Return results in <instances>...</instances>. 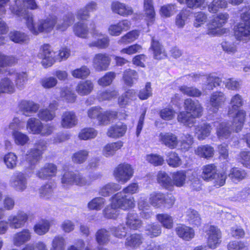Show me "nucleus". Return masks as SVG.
I'll return each mask as SVG.
<instances>
[{
    "label": "nucleus",
    "mask_w": 250,
    "mask_h": 250,
    "mask_svg": "<svg viewBox=\"0 0 250 250\" xmlns=\"http://www.w3.org/2000/svg\"><path fill=\"white\" fill-rule=\"evenodd\" d=\"M12 136L15 143L18 146H24L29 141V137L20 131H12Z\"/></svg>",
    "instance_id": "obj_51"
},
{
    "label": "nucleus",
    "mask_w": 250,
    "mask_h": 250,
    "mask_svg": "<svg viewBox=\"0 0 250 250\" xmlns=\"http://www.w3.org/2000/svg\"><path fill=\"white\" fill-rule=\"evenodd\" d=\"M123 78L125 84L132 86L138 81L139 76L135 70L128 69L124 72Z\"/></svg>",
    "instance_id": "obj_36"
},
{
    "label": "nucleus",
    "mask_w": 250,
    "mask_h": 250,
    "mask_svg": "<svg viewBox=\"0 0 250 250\" xmlns=\"http://www.w3.org/2000/svg\"><path fill=\"white\" fill-rule=\"evenodd\" d=\"M113 174L118 182L124 184L132 177L134 169L129 164H121L115 168Z\"/></svg>",
    "instance_id": "obj_8"
},
{
    "label": "nucleus",
    "mask_w": 250,
    "mask_h": 250,
    "mask_svg": "<svg viewBox=\"0 0 250 250\" xmlns=\"http://www.w3.org/2000/svg\"><path fill=\"white\" fill-rule=\"evenodd\" d=\"M242 21L234 30V35L239 40L246 41L250 39V13L247 12L241 16Z\"/></svg>",
    "instance_id": "obj_7"
},
{
    "label": "nucleus",
    "mask_w": 250,
    "mask_h": 250,
    "mask_svg": "<svg viewBox=\"0 0 250 250\" xmlns=\"http://www.w3.org/2000/svg\"><path fill=\"white\" fill-rule=\"evenodd\" d=\"M5 76L0 80V94H12L15 91V86L11 76H9V69L6 71Z\"/></svg>",
    "instance_id": "obj_20"
},
{
    "label": "nucleus",
    "mask_w": 250,
    "mask_h": 250,
    "mask_svg": "<svg viewBox=\"0 0 250 250\" xmlns=\"http://www.w3.org/2000/svg\"><path fill=\"white\" fill-rule=\"evenodd\" d=\"M28 218V215L26 213L20 211L16 214L10 215L7 221L9 226L11 228L18 229L24 226Z\"/></svg>",
    "instance_id": "obj_15"
},
{
    "label": "nucleus",
    "mask_w": 250,
    "mask_h": 250,
    "mask_svg": "<svg viewBox=\"0 0 250 250\" xmlns=\"http://www.w3.org/2000/svg\"><path fill=\"white\" fill-rule=\"evenodd\" d=\"M77 119L75 114L71 111H66L62 116L61 125L65 128H70L77 124Z\"/></svg>",
    "instance_id": "obj_27"
},
{
    "label": "nucleus",
    "mask_w": 250,
    "mask_h": 250,
    "mask_svg": "<svg viewBox=\"0 0 250 250\" xmlns=\"http://www.w3.org/2000/svg\"><path fill=\"white\" fill-rule=\"evenodd\" d=\"M164 194L160 192H153L149 196V203L156 208H161L163 206Z\"/></svg>",
    "instance_id": "obj_38"
},
{
    "label": "nucleus",
    "mask_w": 250,
    "mask_h": 250,
    "mask_svg": "<svg viewBox=\"0 0 250 250\" xmlns=\"http://www.w3.org/2000/svg\"><path fill=\"white\" fill-rule=\"evenodd\" d=\"M66 246L65 238L60 235H57L53 239L50 250H64Z\"/></svg>",
    "instance_id": "obj_58"
},
{
    "label": "nucleus",
    "mask_w": 250,
    "mask_h": 250,
    "mask_svg": "<svg viewBox=\"0 0 250 250\" xmlns=\"http://www.w3.org/2000/svg\"><path fill=\"white\" fill-rule=\"evenodd\" d=\"M215 124H219L216 133L218 138L220 140H223L229 138L230 136L233 128H235L236 131L235 127L233 125V123H232V127H231V125L229 123L226 122L220 124L215 123Z\"/></svg>",
    "instance_id": "obj_23"
},
{
    "label": "nucleus",
    "mask_w": 250,
    "mask_h": 250,
    "mask_svg": "<svg viewBox=\"0 0 250 250\" xmlns=\"http://www.w3.org/2000/svg\"><path fill=\"white\" fill-rule=\"evenodd\" d=\"M201 177L207 182H209L217 172L216 167L214 164L204 166L202 168Z\"/></svg>",
    "instance_id": "obj_40"
},
{
    "label": "nucleus",
    "mask_w": 250,
    "mask_h": 250,
    "mask_svg": "<svg viewBox=\"0 0 250 250\" xmlns=\"http://www.w3.org/2000/svg\"><path fill=\"white\" fill-rule=\"evenodd\" d=\"M110 201V205L103 210V216L106 219H117L119 215L118 208L125 210L135 206L134 198L123 196L122 193L114 194Z\"/></svg>",
    "instance_id": "obj_1"
},
{
    "label": "nucleus",
    "mask_w": 250,
    "mask_h": 250,
    "mask_svg": "<svg viewBox=\"0 0 250 250\" xmlns=\"http://www.w3.org/2000/svg\"><path fill=\"white\" fill-rule=\"evenodd\" d=\"M145 232L151 238L157 237L161 234L162 228L158 224L155 223L148 224L146 227Z\"/></svg>",
    "instance_id": "obj_53"
},
{
    "label": "nucleus",
    "mask_w": 250,
    "mask_h": 250,
    "mask_svg": "<svg viewBox=\"0 0 250 250\" xmlns=\"http://www.w3.org/2000/svg\"><path fill=\"white\" fill-rule=\"evenodd\" d=\"M110 56L106 53H98L95 55L92 60L93 68L97 71L106 70L110 63Z\"/></svg>",
    "instance_id": "obj_11"
},
{
    "label": "nucleus",
    "mask_w": 250,
    "mask_h": 250,
    "mask_svg": "<svg viewBox=\"0 0 250 250\" xmlns=\"http://www.w3.org/2000/svg\"><path fill=\"white\" fill-rule=\"evenodd\" d=\"M247 173L245 170L236 167L232 168L228 175L233 182H239L246 178Z\"/></svg>",
    "instance_id": "obj_49"
},
{
    "label": "nucleus",
    "mask_w": 250,
    "mask_h": 250,
    "mask_svg": "<svg viewBox=\"0 0 250 250\" xmlns=\"http://www.w3.org/2000/svg\"><path fill=\"white\" fill-rule=\"evenodd\" d=\"M167 164L172 167H178L182 163L181 159L175 152L170 151L167 154Z\"/></svg>",
    "instance_id": "obj_47"
},
{
    "label": "nucleus",
    "mask_w": 250,
    "mask_h": 250,
    "mask_svg": "<svg viewBox=\"0 0 250 250\" xmlns=\"http://www.w3.org/2000/svg\"><path fill=\"white\" fill-rule=\"evenodd\" d=\"M159 140L161 143L166 147L173 149L179 146L183 151H188L193 144V138L189 134H183L179 141L178 137L171 132H162L159 134Z\"/></svg>",
    "instance_id": "obj_2"
},
{
    "label": "nucleus",
    "mask_w": 250,
    "mask_h": 250,
    "mask_svg": "<svg viewBox=\"0 0 250 250\" xmlns=\"http://www.w3.org/2000/svg\"><path fill=\"white\" fill-rule=\"evenodd\" d=\"M109 232L105 229H102L96 232V240L99 245H104L109 242Z\"/></svg>",
    "instance_id": "obj_60"
},
{
    "label": "nucleus",
    "mask_w": 250,
    "mask_h": 250,
    "mask_svg": "<svg viewBox=\"0 0 250 250\" xmlns=\"http://www.w3.org/2000/svg\"><path fill=\"white\" fill-rule=\"evenodd\" d=\"M195 152L201 157L208 158L213 156L214 149L208 145L202 146L198 147Z\"/></svg>",
    "instance_id": "obj_57"
},
{
    "label": "nucleus",
    "mask_w": 250,
    "mask_h": 250,
    "mask_svg": "<svg viewBox=\"0 0 250 250\" xmlns=\"http://www.w3.org/2000/svg\"><path fill=\"white\" fill-rule=\"evenodd\" d=\"M243 104V99L240 95L236 94L231 98L228 114L230 116L235 115L233 119V125L235 127L236 132L241 130L245 121L246 112L239 109Z\"/></svg>",
    "instance_id": "obj_3"
},
{
    "label": "nucleus",
    "mask_w": 250,
    "mask_h": 250,
    "mask_svg": "<svg viewBox=\"0 0 250 250\" xmlns=\"http://www.w3.org/2000/svg\"><path fill=\"white\" fill-rule=\"evenodd\" d=\"M9 185L16 191L22 192L27 187V178L23 172H16L11 177Z\"/></svg>",
    "instance_id": "obj_10"
},
{
    "label": "nucleus",
    "mask_w": 250,
    "mask_h": 250,
    "mask_svg": "<svg viewBox=\"0 0 250 250\" xmlns=\"http://www.w3.org/2000/svg\"><path fill=\"white\" fill-rule=\"evenodd\" d=\"M87 116L91 119H97L100 125H106L116 116L115 112L104 111L100 106H93L87 111Z\"/></svg>",
    "instance_id": "obj_5"
},
{
    "label": "nucleus",
    "mask_w": 250,
    "mask_h": 250,
    "mask_svg": "<svg viewBox=\"0 0 250 250\" xmlns=\"http://www.w3.org/2000/svg\"><path fill=\"white\" fill-rule=\"evenodd\" d=\"M57 172V166L52 163L46 164L36 172V176L42 179H48L55 176Z\"/></svg>",
    "instance_id": "obj_21"
},
{
    "label": "nucleus",
    "mask_w": 250,
    "mask_h": 250,
    "mask_svg": "<svg viewBox=\"0 0 250 250\" xmlns=\"http://www.w3.org/2000/svg\"><path fill=\"white\" fill-rule=\"evenodd\" d=\"M94 84L90 80L80 82L77 85L76 90L80 95L84 96L90 94L93 90Z\"/></svg>",
    "instance_id": "obj_34"
},
{
    "label": "nucleus",
    "mask_w": 250,
    "mask_h": 250,
    "mask_svg": "<svg viewBox=\"0 0 250 250\" xmlns=\"http://www.w3.org/2000/svg\"><path fill=\"white\" fill-rule=\"evenodd\" d=\"M228 5L226 0H213L208 5V10L210 12L216 13L220 9L226 8Z\"/></svg>",
    "instance_id": "obj_62"
},
{
    "label": "nucleus",
    "mask_w": 250,
    "mask_h": 250,
    "mask_svg": "<svg viewBox=\"0 0 250 250\" xmlns=\"http://www.w3.org/2000/svg\"><path fill=\"white\" fill-rule=\"evenodd\" d=\"M127 126L122 123H119L110 126L107 132V135L110 138H118L126 133Z\"/></svg>",
    "instance_id": "obj_24"
},
{
    "label": "nucleus",
    "mask_w": 250,
    "mask_h": 250,
    "mask_svg": "<svg viewBox=\"0 0 250 250\" xmlns=\"http://www.w3.org/2000/svg\"><path fill=\"white\" fill-rule=\"evenodd\" d=\"M229 18L227 13H220L214 17L208 25V34H219V29L226 22Z\"/></svg>",
    "instance_id": "obj_14"
},
{
    "label": "nucleus",
    "mask_w": 250,
    "mask_h": 250,
    "mask_svg": "<svg viewBox=\"0 0 250 250\" xmlns=\"http://www.w3.org/2000/svg\"><path fill=\"white\" fill-rule=\"evenodd\" d=\"M121 189V186L119 184L109 183L100 189L99 194L102 196L107 197Z\"/></svg>",
    "instance_id": "obj_41"
},
{
    "label": "nucleus",
    "mask_w": 250,
    "mask_h": 250,
    "mask_svg": "<svg viewBox=\"0 0 250 250\" xmlns=\"http://www.w3.org/2000/svg\"><path fill=\"white\" fill-rule=\"evenodd\" d=\"M58 104L55 102L50 104L48 108L41 109L38 113V117L43 121H50L56 116L55 111L57 109Z\"/></svg>",
    "instance_id": "obj_19"
},
{
    "label": "nucleus",
    "mask_w": 250,
    "mask_h": 250,
    "mask_svg": "<svg viewBox=\"0 0 250 250\" xmlns=\"http://www.w3.org/2000/svg\"><path fill=\"white\" fill-rule=\"evenodd\" d=\"M123 146V143L121 141L107 144L103 148V154L106 157L113 156Z\"/></svg>",
    "instance_id": "obj_33"
},
{
    "label": "nucleus",
    "mask_w": 250,
    "mask_h": 250,
    "mask_svg": "<svg viewBox=\"0 0 250 250\" xmlns=\"http://www.w3.org/2000/svg\"><path fill=\"white\" fill-rule=\"evenodd\" d=\"M221 80L213 74H209L207 77V83L203 86L204 90H212L214 87L219 86L221 83Z\"/></svg>",
    "instance_id": "obj_45"
},
{
    "label": "nucleus",
    "mask_w": 250,
    "mask_h": 250,
    "mask_svg": "<svg viewBox=\"0 0 250 250\" xmlns=\"http://www.w3.org/2000/svg\"><path fill=\"white\" fill-rule=\"evenodd\" d=\"M22 2L21 0H14L10 5V9L11 12L20 17L24 19L26 22V25L29 31L34 35H38L39 33H36L33 32L32 28L37 29L39 25V20L35 22L33 20V16L32 13L22 9Z\"/></svg>",
    "instance_id": "obj_4"
},
{
    "label": "nucleus",
    "mask_w": 250,
    "mask_h": 250,
    "mask_svg": "<svg viewBox=\"0 0 250 250\" xmlns=\"http://www.w3.org/2000/svg\"><path fill=\"white\" fill-rule=\"evenodd\" d=\"M3 161L7 168L13 169L17 166L18 157L14 153L9 152L4 156Z\"/></svg>",
    "instance_id": "obj_50"
},
{
    "label": "nucleus",
    "mask_w": 250,
    "mask_h": 250,
    "mask_svg": "<svg viewBox=\"0 0 250 250\" xmlns=\"http://www.w3.org/2000/svg\"><path fill=\"white\" fill-rule=\"evenodd\" d=\"M156 219L163 227L167 229H171L173 227V220L169 214L167 213L158 214L156 215Z\"/></svg>",
    "instance_id": "obj_46"
},
{
    "label": "nucleus",
    "mask_w": 250,
    "mask_h": 250,
    "mask_svg": "<svg viewBox=\"0 0 250 250\" xmlns=\"http://www.w3.org/2000/svg\"><path fill=\"white\" fill-rule=\"evenodd\" d=\"M143 237L139 233H133L128 235L125 239V245L127 249L134 250L143 243Z\"/></svg>",
    "instance_id": "obj_26"
},
{
    "label": "nucleus",
    "mask_w": 250,
    "mask_h": 250,
    "mask_svg": "<svg viewBox=\"0 0 250 250\" xmlns=\"http://www.w3.org/2000/svg\"><path fill=\"white\" fill-rule=\"evenodd\" d=\"M227 101V97L225 93L221 91L213 92L210 96L209 103L213 112L216 113L219 108L223 105Z\"/></svg>",
    "instance_id": "obj_17"
},
{
    "label": "nucleus",
    "mask_w": 250,
    "mask_h": 250,
    "mask_svg": "<svg viewBox=\"0 0 250 250\" xmlns=\"http://www.w3.org/2000/svg\"><path fill=\"white\" fill-rule=\"evenodd\" d=\"M46 144L44 141L39 140L35 144L34 148L28 151L25 161L31 169L34 168L35 165L41 159L43 151L46 148Z\"/></svg>",
    "instance_id": "obj_6"
},
{
    "label": "nucleus",
    "mask_w": 250,
    "mask_h": 250,
    "mask_svg": "<svg viewBox=\"0 0 250 250\" xmlns=\"http://www.w3.org/2000/svg\"><path fill=\"white\" fill-rule=\"evenodd\" d=\"M57 23V18L55 16H49L45 19L39 20V25L37 29L32 28L33 32L36 33L42 32L49 33L53 29Z\"/></svg>",
    "instance_id": "obj_13"
},
{
    "label": "nucleus",
    "mask_w": 250,
    "mask_h": 250,
    "mask_svg": "<svg viewBox=\"0 0 250 250\" xmlns=\"http://www.w3.org/2000/svg\"><path fill=\"white\" fill-rule=\"evenodd\" d=\"M158 183L163 188L171 189L172 187V180L170 177L164 171H160L157 174Z\"/></svg>",
    "instance_id": "obj_39"
},
{
    "label": "nucleus",
    "mask_w": 250,
    "mask_h": 250,
    "mask_svg": "<svg viewBox=\"0 0 250 250\" xmlns=\"http://www.w3.org/2000/svg\"><path fill=\"white\" fill-rule=\"evenodd\" d=\"M75 172L65 171L62 176L61 179V183L62 186L66 188L74 185V183Z\"/></svg>",
    "instance_id": "obj_56"
},
{
    "label": "nucleus",
    "mask_w": 250,
    "mask_h": 250,
    "mask_svg": "<svg viewBox=\"0 0 250 250\" xmlns=\"http://www.w3.org/2000/svg\"><path fill=\"white\" fill-rule=\"evenodd\" d=\"M190 14V11L188 9L182 10L176 17L175 24L178 28H183L186 21Z\"/></svg>",
    "instance_id": "obj_54"
},
{
    "label": "nucleus",
    "mask_w": 250,
    "mask_h": 250,
    "mask_svg": "<svg viewBox=\"0 0 250 250\" xmlns=\"http://www.w3.org/2000/svg\"><path fill=\"white\" fill-rule=\"evenodd\" d=\"M32 238V232L25 229L14 234L12 241L13 244L17 247H20L30 241Z\"/></svg>",
    "instance_id": "obj_16"
},
{
    "label": "nucleus",
    "mask_w": 250,
    "mask_h": 250,
    "mask_svg": "<svg viewBox=\"0 0 250 250\" xmlns=\"http://www.w3.org/2000/svg\"><path fill=\"white\" fill-rule=\"evenodd\" d=\"M111 8L113 12L124 17L131 15L133 13L131 7L117 1L112 2Z\"/></svg>",
    "instance_id": "obj_25"
},
{
    "label": "nucleus",
    "mask_w": 250,
    "mask_h": 250,
    "mask_svg": "<svg viewBox=\"0 0 250 250\" xmlns=\"http://www.w3.org/2000/svg\"><path fill=\"white\" fill-rule=\"evenodd\" d=\"M151 49L153 52L154 58L156 59H162L167 56V53L163 46L154 38L151 40Z\"/></svg>",
    "instance_id": "obj_32"
},
{
    "label": "nucleus",
    "mask_w": 250,
    "mask_h": 250,
    "mask_svg": "<svg viewBox=\"0 0 250 250\" xmlns=\"http://www.w3.org/2000/svg\"><path fill=\"white\" fill-rule=\"evenodd\" d=\"M50 223L46 220H42L37 223L33 228L34 232L39 235H42L46 233L49 230Z\"/></svg>",
    "instance_id": "obj_44"
},
{
    "label": "nucleus",
    "mask_w": 250,
    "mask_h": 250,
    "mask_svg": "<svg viewBox=\"0 0 250 250\" xmlns=\"http://www.w3.org/2000/svg\"><path fill=\"white\" fill-rule=\"evenodd\" d=\"M74 17L72 13L65 15L63 19L57 25V28L61 31L65 30L74 21Z\"/></svg>",
    "instance_id": "obj_55"
},
{
    "label": "nucleus",
    "mask_w": 250,
    "mask_h": 250,
    "mask_svg": "<svg viewBox=\"0 0 250 250\" xmlns=\"http://www.w3.org/2000/svg\"><path fill=\"white\" fill-rule=\"evenodd\" d=\"M211 129V126L208 124L200 125L195 128V136L199 140H205L210 135Z\"/></svg>",
    "instance_id": "obj_31"
},
{
    "label": "nucleus",
    "mask_w": 250,
    "mask_h": 250,
    "mask_svg": "<svg viewBox=\"0 0 250 250\" xmlns=\"http://www.w3.org/2000/svg\"><path fill=\"white\" fill-rule=\"evenodd\" d=\"M187 220L190 224L198 226L201 224V218L197 211L193 209H188L186 211Z\"/></svg>",
    "instance_id": "obj_59"
},
{
    "label": "nucleus",
    "mask_w": 250,
    "mask_h": 250,
    "mask_svg": "<svg viewBox=\"0 0 250 250\" xmlns=\"http://www.w3.org/2000/svg\"><path fill=\"white\" fill-rule=\"evenodd\" d=\"M98 132L93 128H85L79 133V137L81 140H87L95 138Z\"/></svg>",
    "instance_id": "obj_64"
},
{
    "label": "nucleus",
    "mask_w": 250,
    "mask_h": 250,
    "mask_svg": "<svg viewBox=\"0 0 250 250\" xmlns=\"http://www.w3.org/2000/svg\"><path fill=\"white\" fill-rule=\"evenodd\" d=\"M106 200L102 197H97L92 199L87 204V207L90 210L99 211L104 206Z\"/></svg>",
    "instance_id": "obj_48"
},
{
    "label": "nucleus",
    "mask_w": 250,
    "mask_h": 250,
    "mask_svg": "<svg viewBox=\"0 0 250 250\" xmlns=\"http://www.w3.org/2000/svg\"><path fill=\"white\" fill-rule=\"evenodd\" d=\"M227 177V176L225 172H216L209 182H211L215 187L218 188L224 185Z\"/></svg>",
    "instance_id": "obj_61"
},
{
    "label": "nucleus",
    "mask_w": 250,
    "mask_h": 250,
    "mask_svg": "<svg viewBox=\"0 0 250 250\" xmlns=\"http://www.w3.org/2000/svg\"><path fill=\"white\" fill-rule=\"evenodd\" d=\"M73 32L76 36L85 39L88 36V29L86 24L79 21L73 26Z\"/></svg>",
    "instance_id": "obj_43"
},
{
    "label": "nucleus",
    "mask_w": 250,
    "mask_h": 250,
    "mask_svg": "<svg viewBox=\"0 0 250 250\" xmlns=\"http://www.w3.org/2000/svg\"><path fill=\"white\" fill-rule=\"evenodd\" d=\"M144 7L148 21L152 23L155 17L152 0H144Z\"/></svg>",
    "instance_id": "obj_42"
},
{
    "label": "nucleus",
    "mask_w": 250,
    "mask_h": 250,
    "mask_svg": "<svg viewBox=\"0 0 250 250\" xmlns=\"http://www.w3.org/2000/svg\"><path fill=\"white\" fill-rule=\"evenodd\" d=\"M53 52L48 44L43 45L40 50L38 57L42 59V63L45 67L50 66L53 63Z\"/></svg>",
    "instance_id": "obj_18"
},
{
    "label": "nucleus",
    "mask_w": 250,
    "mask_h": 250,
    "mask_svg": "<svg viewBox=\"0 0 250 250\" xmlns=\"http://www.w3.org/2000/svg\"><path fill=\"white\" fill-rule=\"evenodd\" d=\"M10 39L15 43H26L29 41L28 36L19 31H12L9 34Z\"/></svg>",
    "instance_id": "obj_52"
},
{
    "label": "nucleus",
    "mask_w": 250,
    "mask_h": 250,
    "mask_svg": "<svg viewBox=\"0 0 250 250\" xmlns=\"http://www.w3.org/2000/svg\"><path fill=\"white\" fill-rule=\"evenodd\" d=\"M207 238V245L211 249L217 248L221 243V232L217 227L214 226H209L205 229Z\"/></svg>",
    "instance_id": "obj_9"
},
{
    "label": "nucleus",
    "mask_w": 250,
    "mask_h": 250,
    "mask_svg": "<svg viewBox=\"0 0 250 250\" xmlns=\"http://www.w3.org/2000/svg\"><path fill=\"white\" fill-rule=\"evenodd\" d=\"M184 107L194 119L199 118L202 115L203 108L198 100L186 99L184 102Z\"/></svg>",
    "instance_id": "obj_12"
},
{
    "label": "nucleus",
    "mask_w": 250,
    "mask_h": 250,
    "mask_svg": "<svg viewBox=\"0 0 250 250\" xmlns=\"http://www.w3.org/2000/svg\"><path fill=\"white\" fill-rule=\"evenodd\" d=\"M126 225L130 229L136 230L140 228L142 225V221L138 214L133 212L127 213L126 217Z\"/></svg>",
    "instance_id": "obj_30"
},
{
    "label": "nucleus",
    "mask_w": 250,
    "mask_h": 250,
    "mask_svg": "<svg viewBox=\"0 0 250 250\" xmlns=\"http://www.w3.org/2000/svg\"><path fill=\"white\" fill-rule=\"evenodd\" d=\"M9 76L15 79L16 85L18 88H22L27 81V75L24 72H18L13 69H9Z\"/></svg>",
    "instance_id": "obj_29"
},
{
    "label": "nucleus",
    "mask_w": 250,
    "mask_h": 250,
    "mask_svg": "<svg viewBox=\"0 0 250 250\" xmlns=\"http://www.w3.org/2000/svg\"><path fill=\"white\" fill-rule=\"evenodd\" d=\"M19 108L23 115L30 116L38 110L39 105L32 101L22 100L19 104Z\"/></svg>",
    "instance_id": "obj_22"
},
{
    "label": "nucleus",
    "mask_w": 250,
    "mask_h": 250,
    "mask_svg": "<svg viewBox=\"0 0 250 250\" xmlns=\"http://www.w3.org/2000/svg\"><path fill=\"white\" fill-rule=\"evenodd\" d=\"M42 127V123L36 118H30L27 121L26 129L30 133L39 134Z\"/></svg>",
    "instance_id": "obj_35"
},
{
    "label": "nucleus",
    "mask_w": 250,
    "mask_h": 250,
    "mask_svg": "<svg viewBox=\"0 0 250 250\" xmlns=\"http://www.w3.org/2000/svg\"><path fill=\"white\" fill-rule=\"evenodd\" d=\"M175 231L179 237L186 241L192 239L195 235L194 230L191 228L183 225L178 226Z\"/></svg>",
    "instance_id": "obj_28"
},
{
    "label": "nucleus",
    "mask_w": 250,
    "mask_h": 250,
    "mask_svg": "<svg viewBox=\"0 0 250 250\" xmlns=\"http://www.w3.org/2000/svg\"><path fill=\"white\" fill-rule=\"evenodd\" d=\"M89 151L86 150H80L74 153L72 156V161L76 164L83 163L87 159Z\"/></svg>",
    "instance_id": "obj_63"
},
{
    "label": "nucleus",
    "mask_w": 250,
    "mask_h": 250,
    "mask_svg": "<svg viewBox=\"0 0 250 250\" xmlns=\"http://www.w3.org/2000/svg\"><path fill=\"white\" fill-rule=\"evenodd\" d=\"M187 179L186 171L185 170H179L174 172L172 174V187H182L186 183Z\"/></svg>",
    "instance_id": "obj_37"
}]
</instances>
